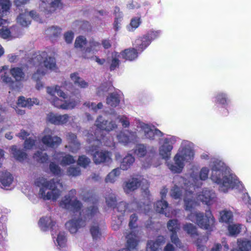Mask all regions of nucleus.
Masks as SVG:
<instances>
[{"instance_id":"1","label":"nucleus","mask_w":251,"mask_h":251,"mask_svg":"<svg viewBox=\"0 0 251 251\" xmlns=\"http://www.w3.org/2000/svg\"><path fill=\"white\" fill-rule=\"evenodd\" d=\"M226 165L222 161L216 160L212 162L211 179L220 185L222 191L226 193L229 189H233L238 186L239 181L232 175H226Z\"/></svg>"},{"instance_id":"2","label":"nucleus","mask_w":251,"mask_h":251,"mask_svg":"<svg viewBox=\"0 0 251 251\" xmlns=\"http://www.w3.org/2000/svg\"><path fill=\"white\" fill-rule=\"evenodd\" d=\"M58 183L54 178L48 180L44 177H39L35 181L37 186L41 187L39 195L44 200H57L61 193V191L57 189V184Z\"/></svg>"},{"instance_id":"3","label":"nucleus","mask_w":251,"mask_h":251,"mask_svg":"<svg viewBox=\"0 0 251 251\" xmlns=\"http://www.w3.org/2000/svg\"><path fill=\"white\" fill-rule=\"evenodd\" d=\"M187 219L196 223L200 228L209 231L213 230L216 222L210 208L205 210L204 214L199 212H191Z\"/></svg>"},{"instance_id":"4","label":"nucleus","mask_w":251,"mask_h":251,"mask_svg":"<svg viewBox=\"0 0 251 251\" xmlns=\"http://www.w3.org/2000/svg\"><path fill=\"white\" fill-rule=\"evenodd\" d=\"M98 213L97 206H90L82 209V211L79 212L80 215L84 219V220L79 218L77 219H73L67 222L65 224V226L71 233H75L80 227L85 226L86 221L92 219Z\"/></svg>"},{"instance_id":"5","label":"nucleus","mask_w":251,"mask_h":251,"mask_svg":"<svg viewBox=\"0 0 251 251\" xmlns=\"http://www.w3.org/2000/svg\"><path fill=\"white\" fill-rule=\"evenodd\" d=\"M194 153L192 150L188 148H183L181 154L176 153L174 158L175 165L170 164L169 169L174 173H180L184 168V161H189L193 159Z\"/></svg>"},{"instance_id":"6","label":"nucleus","mask_w":251,"mask_h":251,"mask_svg":"<svg viewBox=\"0 0 251 251\" xmlns=\"http://www.w3.org/2000/svg\"><path fill=\"white\" fill-rule=\"evenodd\" d=\"M76 194L75 189H72L69 192V195L65 196L64 199L59 202V206L63 208L72 209L74 213L80 212L82 204L76 198L72 201V199Z\"/></svg>"},{"instance_id":"7","label":"nucleus","mask_w":251,"mask_h":251,"mask_svg":"<svg viewBox=\"0 0 251 251\" xmlns=\"http://www.w3.org/2000/svg\"><path fill=\"white\" fill-rule=\"evenodd\" d=\"M168 230L171 232V240L177 248H182L183 244L179 239L177 233L180 230V225L177 219L169 220L167 224Z\"/></svg>"},{"instance_id":"8","label":"nucleus","mask_w":251,"mask_h":251,"mask_svg":"<svg viewBox=\"0 0 251 251\" xmlns=\"http://www.w3.org/2000/svg\"><path fill=\"white\" fill-rule=\"evenodd\" d=\"M117 138L119 142L126 145L136 140L137 134L136 132L125 130L121 131L117 135Z\"/></svg>"},{"instance_id":"9","label":"nucleus","mask_w":251,"mask_h":251,"mask_svg":"<svg viewBox=\"0 0 251 251\" xmlns=\"http://www.w3.org/2000/svg\"><path fill=\"white\" fill-rule=\"evenodd\" d=\"M96 126L99 129L107 131H110L117 128V125L115 121L103 120L101 116L98 117Z\"/></svg>"},{"instance_id":"10","label":"nucleus","mask_w":251,"mask_h":251,"mask_svg":"<svg viewBox=\"0 0 251 251\" xmlns=\"http://www.w3.org/2000/svg\"><path fill=\"white\" fill-rule=\"evenodd\" d=\"M69 118L68 114L58 115L50 112L47 115V121L55 125H62L68 122Z\"/></svg>"},{"instance_id":"11","label":"nucleus","mask_w":251,"mask_h":251,"mask_svg":"<svg viewBox=\"0 0 251 251\" xmlns=\"http://www.w3.org/2000/svg\"><path fill=\"white\" fill-rule=\"evenodd\" d=\"M61 0H41V6L44 8V11L47 14L54 12L57 8L62 7Z\"/></svg>"},{"instance_id":"12","label":"nucleus","mask_w":251,"mask_h":251,"mask_svg":"<svg viewBox=\"0 0 251 251\" xmlns=\"http://www.w3.org/2000/svg\"><path fill=\"white\" fill-rule=\"evenodd\" d=\"M51 103L55 107L62 109H73L77 104V101L75 100L67 101L61 100L56 97L52 98Z\"/></svg>"},{"instance_id":"13","label":"nucleus","mask_w":251,"mask_h":251,"mask_svg":"<svg viewBox=\"0 0 251 251\" xmlns=\"http://www.w3.org/2000/svg\"><path fill=\"white\" fill-rule=\"evenodd\" d=\"M67 140L69 146H66L65 148H68L70 151L72 153H75L80 148V143L77 139V136L75 134L72 132L69 133L67 135Z\"/></svg>"},{"instance_id":"14","label":"nucleus","mask_w":251,"mask_h":251,"mask_svg":"<svg viewBox=\"0 0 251 251\" xmlns=\"http://www.w3.org/2000/svg\"><path fill=\"white\" fill-rule=\"evenodd\" d=\"M43 144L48 147L54 148L58 147L62 143V139L57 136H52L50 135H45L42 138Z\"/></svg>"},{"instance_id":"15","label":"nucleus","mask_w":251,"mask_h":251,"mask_svg":"<svg viewBox=\"0 0 251 251\" xmlns=\"http://www.w3.org/2000/svg\"><path fill=\"white\" fill-rule=\"evenodd\" d=\"M101 44L96 41L94 39L92 38L88 42V45L84 49L82 57L84 59H88L89 57L87 56V54L90 53H95L97 52L100 48Z\"/></svg>"},{"instance_id":"16","label":"nucleus","mask_w":251,"mask_h":251,"mask_svg":"<svg viewBox=\"0 0 251 251\" xmlns=\"http://www.w3.org/2000/svg\"><path fill=\"white\" fill-rule=\"evenodd\" d=\"M139 54V52L134 48L126 49L120 53L122 59L129 61H133L137 59Z\"/></svg>"},{"instance_id":"17","label":"nucleus","mask_w":251,"mask_h":251,"mask_svg":"<svg viewBox=\"0 0 251 251\" xmlns=\"http://www.w3.org/2000/svg\"><path fill=\"white\" fill-rule=\"evenodd\" d=\"M56 225V222L53 221L50 217H43L38 222V225L41 229L44 231L49 229L53 230V227Z\"/></svg>"},{"instance_id":"18","label":"nucleus","mask_w":251,"mask_h":251,"mask_svg":"<svg viewBox=\"0 0 251 251\" xmlns=\"http://www.w3.org/2000/svg\"><path fill=\"white\" fill-rule=\"evenodd\" d=\"M110 160V152L108 151H96L93 154V160L96 164L108 162Z\"/></svg>"},{"instance_id":"19","label":"nucleus","mask_w":251,"mask_h":251,"mask_svg":"<svg viewBox=\"0 0 251 251\" xmlns=\"http://www.w3.org/2000/svg\"><path fill=\"white\" fill-rule=\"evenodd\" d=\"M165 239L164 236L159 235L157 236L155 241H148L147 244V251H158L160 247L164 244Z\"/></svg>"},{"instance_id":"20","label":"nucleus","mask_w":251,"mask_h":251,"mask_svg":"<svg viewBox=\"0 0 251 251\" xmlns=\"http://www.w3.org/2000/svg\"><path fill=\"white\" fill-rule=\"evenodd\" d=\"M141 185V181L137 178L132 177L124 183V190L126 193L136 190Z\"/></svg>"},{"instance_id":"21","label":"nucleus","mask_w":251,"mask_h":251,"mask_svg":"<svg viewBox=\"0 0 251 251\" xmlns=\"http://www.w3.org/2000/svg\"><path fill=\"white\" fill-rule=\"evenodd\" d=\"M136 236L131 232L128 234L126 238L127 239V248L122 249L118 251H130L136 250L138 245L139 241L136 239Z\"/></svg>"},{"instance_id":"22","label":"nucleus","mask_w":251,"mask_h":251,"mask_svg":"<svg viewBox=\"0 0 251 251\" xmlns=\"http://www.w3.org/2000/svg\"><path fill=\"white\" fill-rule=\"evenodd\" d=\"M150 45V41L144 35L137 38L133 44L134 48L139 53L142 52Z\"/></svg>"},{"instance_id":"23","label":"nucleus","mask_w":251,"mask_h":251,"mask_svg":"<svg viewBox=\"0 0 251 251\" xmlns=\"http://www.w3.org/2000/svg\"><path fill=\"white\" fill-rule=\"evenodd\" d=\"M216 198V194L211 190H204L202 192V195L200 196V199L203 203L207 205L213 204Z\"/></svg>"},{"instance_id":"24","label":"nucleus","mask_w":251,"mask_h":251,"mask_svg":"<svg viewBox=\"0 0 251 251\" xmlns=\"http://www.w3.org/2000/svg\"><path fill=\"white\" fill-rule=\"evenodd\" d=\"M173 146L169 143L168 139H166L164 143L159 149V154L165 159H168L170 158L171 152L173 149Z\"/></svg>"},{"instance_id":"25","label":"nucleus","mask_w":251,"mask_h":251,"mask_svg":"<svg viewBox=\"0 0 251 251\" xmlns=\"http://www.w3.org/2000/svg\"><path fill=\"white\" fill-rule=\"evenodd\" d=\"M39 100L37 98H28L25 99L24 96H20L18 100L17 104L23 107H30L34 104L38 105Z\"/></svg>"},{"instance_id":"26","label":"nucleus","mask_w":251,"mask_h":251,"mask_svg":"<svg viewBox=\"0 0 251 251\" xmlns=\"http://www.w3.org/2000/svg\"><path fill=\"white\" fill-rule=\"evenodd\" d=\"M11 7L9 0H0V26L5 24V20L2 18L3 14L9 11Z\"/></svg>"},{"instance_id":"27","label":"nucleus","mask_w":251,"mask_h":251,"mask_svg":"<svg viewBox=\"0 0 251 251\" xmlns=\"http://www.w3.org/2000/svg\"><path fill=\"white\" fill-rule=\"evenodd\" d=\"M154 206L157 212L164 214L166 217H169V213L166 212L169 207V204L167 201L163 200L158 201L156 202Z\"/></svg>"},{"instance_id":"28","label":"nucleus","mask_w":251,"mask_h":251,"mask_svg":"<svg viewBox=\"0 0 251 251\" xmlns=\"http://www.w3.org/2000/svg\"><path fill=\"white\" fill-rule=\"evenodd\" d=\"M13 181L12 175L7 171L1 172L0 174V182L3 187L9 186Z\"/></svg>"},{"instance_id":"29","label":"nucleus","mask_w":251,"mask_h":251,"mask_svg":"<svg viewBox=\"0 0 251 251\" xmlns=\"http://www.w3.org/2000/svg\"><path fill=\"white\" fill-rule=\"evenodd\" d=\"M11 150L12 153L17 160L22 162L27 158V154L26 153L20 149H18L16 146H12Z\"/></svg>"},{"instance_id":"30","label":"nucleus","mask_w":251,"mask_h":251,"mask_svg":"<svg viewBox=\"0 0 251 251\" xmlns=\"http://www.w3.org/2000/svg\"><path fill=\"white\" fill-rule=\"evenodd\" d=\"M120 102V95L117 92L109 94L106 98V103L111 107H116Z\"/></svg>"},{"instance_id":"31","label":"nucleus","mask_w":251,"mask_h":251,"mask_svg":"<svg viewBox=\"0 0 251 251\" xmlns=\"http://www.w3.org/2000/svg\"><path fill=\"white\" fill-rule=\"evenodd\" d=\"M135 161L134 157L131 154H127L122 160L120 165V170H127Z\"/></svg>"},{"instance_id":"32","label":"nucleus","mask_w":251,"mask_h":251,"mask_svg":"<svg viewBox=\"0 0 251 251\" xmlns=\"http://www.w3.org/2000/svg\"><path fill=\"white\" fill-rule=\"evenodd\" d=\"M34 57L31 58V61L33 62V65L35 66H41L44 61V58H46L47 55V52L46 51H39L34 54Z\"/></svg>"},{"instance_id":"33","label":"nucleus","mask_w":251,"mask_h":251,"mask_svg":"<svg viewBox=\"0 0 251 251\" xmlns=\"http://www.w3.org/2000/svg\"><path fill=\"white\" fill-rule=\"evenodd\" d=\"M61 28L57 26H51L45 30V34L50 39H53L59 36Z\"/></svg>"},{"instance_id":"34","label":"nucleus","mask_w":251,"mask_h":251,"mask_svg":"<svg viewBox=\"0 0 251 251\" xmlns=\"http://www.w3.org/2000/svg\"><path fill=\"white\" fill-rule=\"evenodd\" d=\"M70 77L75 84H77L81 88H85L88 86V82L80 78L77 73H74L71 74Z\"/></svg>"},{"instance_id":"35","label":"nucleus","mask_w":251,"mask_h":251,"mask_svg":"<svg viewBox=\"0 0 251 251\" xmlns=\"http://www.w3.org/2000/svg\"><path fill=\"white\" fill-rule=\"evenodd\" d=\"M10 74L16 81H19L23 80L25 75L21 68L14 67L10 69Z\"/></svg>"},{"instance_id":"36","label":"nucleus","mask_w":251,"mask_h":251,"mask_svg":"<svg viewBox=\"0 0 251 251\" xmlns=\"http://www.w3.org/2000/svg\"><path fill=\"white\" fill-rule=\"evenodd\" d=\"M241 224H229L227 226L228 235L232 237H236L241 232Z\"/></svg>"},{"instance_id":"37","label":"nucleus","mask_w":251,"mask_h":251,"mask_svg":"<svg viewBox=\"0 0 251 251\" xmlns=\"http://www.w3.org/2000/svg\"><path fill=\"white\" fill-rule=\"evenodd\" d=\"M251 250V242L249 240L238 241V249H234L231 251H249Z\"/></svg>"},{"instance_id":"38","label":"nucleus","mask_w":251,"mask_h":251,"mask_svg":"<svg viewBox=\"0 0 251 251\" xmlns=\"http://www.w3.org/2000/svg\"><path fill=\"white\" fill-rule=\"evenodd\" d=\"M121 174V170L120 168H117L113 169L110 172L105 178V181L106 182L114 183L117 177L119 176Z\"/></svg>"},{"instance_id":"39","label":"nucleus","mask_w":251,"mask_h":251,"mask_svg":"<svg viewBox=\"0 0 251 251\" xmlns=\"http://www.w3.org/2000/svg\"><path fill=\"white\" fill-rule=\"evenodd\" d=\"M47 92L52 96V98L54 97V95L56 94L58 96L62 97L64 99L67 98L65 93L61 90L60 87L57 85L54 88L48 87Z\"/></svg>"},{"instance_id":"40","label":"nucleus","mask_w":251,"mask_h":251,"mask_svg":"<svg viewBox=\"0 0 251 251\" xmlns=\"http://www.w3.org/2000/svg\"><path fill=\"white\" fill-rule=\"evenodd\" d=\"M17 22L23 26H27L30 24V20L27 12L21 13L17 18Z\"/></svg>"},{"instance_id":"41","label":"nucleus","mask_w":251,"mask_h":251,"mask_svg":"<svg viewBox=\"0 0 251 251\" xmlns=\"http://www.w3.org/2000/svg\"><path fill=\"white\" fill-rule=\"evenodd\" d=\"M43 63L47 69L54 70L57 68L56 60L54 57L47 56L44 60Z\"/></svg>"},{"instance_id":"42","label":"nucleus","mask_w":251,"mask_h":251,"mask_svg":"<svg viewBox=\"0 0 251 251\" xmlns=\"http://www.w3.org/2000/svg\"><path fill=\"white\" fill-rule=\"evenodd\" d=\"M183 230L191 237H194L198 235L197 229L196 226L191 223H186L183 225Z\"/></svg>"},{"instance_id":"43","label":"nucleus","mask_w":251,"mask_h":251,"mask_svg":"<svg viewBox=\"0 0 251 251\" xmlns=\"http://www.w3.org/2000/svg\"><path fill=\"white\" fill-rule=\"evenodd\" d=\"M233 214L230 211L224 210L220 212V221L226 223H230L232 221Z\"/></svg>"},{"instance_id":"44","label":"nucleus","mask_w":251,"mask_h":251,"mask_svg":"<svg viewBox=\"0 0 251 251\" xmlns=\"http://www.w3.org/2000/svg\"><path fill=\"white\" fill-rule=\"evenodd\" d=\"M33 158L38 162L44 163L49 160V156L46 153H43L42 151H37L33 155Z\"/></svg>"},{"instance_id":"45","label":"nucleus","mask_w":251,"mask_h":251,"mask_svg":"<svg viewBox=\"0 0 251 251\" xmlns=\"http://www.w3.org/2000/svg\"><path fill=\"white\" fill-rule=\"evenodd\" d=\"M91 163V160L85 155H81L78 156L77 160V164L83 168H86Z\"/></svg>"},{"instance_id":"46","label":"nucleus","mask_w":251,"mask_h":251,"mask_svg":"<svg viewBox=\"0 0 251 251\" xmlns=\"http://www.w3.org/2000/svg\"><path fill=\"white\" fill-rule=\"evenodd\" d=\"M147 151L146 147L143 144H138L136 145L134 150V153L138 157H144L147 154Z\"/></svg>"},{"instance_id":"47","label":"nucleus","mask_w":251,"mask_h":251,"mask_svg":"<svg viewBox=\"0 0 251 251\" xmlns=\"http://www.w3.org/2000/svg\"><path fill=\"white\" fill-rule=\"evenodd\" d=\"M144 37L150 41L151 44L152 40L158 38L160 36V32L158 31L150 30L146 34L144 35Z\"/></svg>"},{"instance_id":"48","label":"nucleus","mask_w":251,"mask_h":251,"mask_svg":"<svg viewBox=\"0 0 251 251\" xmlns=\"http://www.w3.org/2000/svg\"><path fill=\"white\" fill-rule=\"evenodd\" d=\"M86 43V38L83 36H79L76 38L74 45L76 48L82 49Z\"/></svg>"},{"instance_id":"49","label":"nucleus","mask_w":251,"mask_h":251,"mask_svg":"<svg viewBox=\"0 0 251 251\" xmlns=\"http://www.w3.org/2000/svg\"><path fill=\"white\" fill-rule=\"evenodd\" d=\"M106 202L108 207L115 208L117 203V198L115 194H110L106 198Z\"/></svg>"},{"instance_id":"50","label":"nucleus","mask_w":251,"mask_h":251,"mask_svg":"<svg viewBox=\"0 0 251 251\" xmlns=\"http://www.w3.org/2000/svg\"><path fill=\"white\" fill-rule=\"evenodd\" d=\"M145 136L146 138L153 140L154 139V129L151 128L148 125H146L143 127Z\"/></svg>"},{"instance_id":"51","label":"nucleus","mask_w":251,"mask_h":251,"mask_svg":"<svg viewBox=\"0 0 251 251\" xmlns=\"http://www.w3.org/2000/svg\"><path fill=\"white\" fill-rule=\"evenodd\" d=\"M46 74V72L42 68H38L32 76V78L35 81H40Z\"/></svg>"},{"instance_id":"52","label":"nucleus","mask_w":251,"mask_h":251,"mask_svg":"<svg viewBox=\"0 0 251 251\" xmlns=\"http://www.w3.org/2000/svg\"><path fill=\"white\" fill-rule=\"evenodd\" d=\"M75 162V160L73 156L69 154L62 157L61 160V164L62 165H69L74 164Z\"/></svg>"},{"instance_id":"53","label":"nucleus","mask_w":251,"mask_h":251,"mask_svg":"<svg viewBox=\"0 0 251 251\" xmlns=\"http://www.w3.org/2000/svg\"><path fill=\"white\" fill-rule=\"evenodd\" d=\"M50 171L55 176H59L61 173L60 167L55 163L51 162L49 165Z\"/></svg>"},{"instance_id":"54","label":"nucleus","mask_w":251,"mask_h":251,"mask_svg":"<svg viewBox=\"0 0 251 251\" xmlns=\"http://www.w3.org/2000/svg\"><path fill=\"white\" fill-rule=\"evenodd\" d=\"M90 230L92 236L94 240H97L100 238L101 235L99 226H92L90 228Z\"/></svg>"},{"instance_id":"55","label":"nucleus","mask_w":251,"mask_h":251,"mask_svg":"<svg viewBox=\"0 0 251 251\" xmlns=\"http://www.w3.org/2000/svg\"><path fill=\"white\" fill-rule=\"evenodd\" d=\"M170 195L173 199L177 200L180 198L182 195V192L178 187L175 186L171 190Z\"/></svg>"},{"instance_id":"56","label":"nucleus","mask_w":251,"mask_h":251,"mask_svg":"<svg viewBox=\"0 0 251 251\" xmlns=\"http://www.w3.org/2000/svg\"><path fill=\"white\" fill-rule=\"evenodd\" d=\"M216 102L222 105L227 103V97L226 94L221 93L217 95L216 97Z\"/></svg>"},{"instance_id":"57","label":"nucleus","mask_w":251,"mask_h":251,"mask_svg":"<svg viewBox=\"0 0 251 251\" xmlns=\"http://www.w3.org/2000/svg\"><path fill=\"white\" fill-rule=\"evenodd\" d=\"M56 240L59 247H64L67 241L65 233L64 232H60L57 235Z\"/></svg>"},{"instance_id":"58","label":"nucleus","mask_w":251,"mask_h":251,"mask_svg":"<svg viewBox=\"0 0 251 251\" xmlns=\"http://www.w3.org/2000/svg\"><path fill=\"white\" fill-rule=\"evenodd\" d=\"M11 32L9 28L6 26H2L0 29V37L6 39L11 37Z\"/></svg>"},{"instance_id":"59","label":"nucleus","mask_w":251,"mask_h":251,"mask_svg":"<svg viewBox=\"0 0 251 251\" xmlns=\"http://www.w3.org/2000/svg\"><path fill=\"white\" fill-rule=\"evenodd\" d=\"M138 220V216L135 213L130 216L129 222L128 224L130 229H133L137 227L136 222Z\"/></svg>"},{"instance_id":"60","label":"nucleus","mask_w":251,"mask_h":251,"mask_svg":"<svg viewBox=\"0 0 251 251\" xmlns=\"http://www.w3.org/2000/svg\"><path fill=\"white\" fill-rule=\"evenodd\" d=\"M68 173L69 176H76L81 174V170L78 167H71L68 169Z\"/></svg>"},{"instance_id":"61","label":"nucleus","mask_w":251,"mask_h":251,"mask_svg":"<svg viewBox=\"0 0 251 251\" xmlns=\"http://www.w3.org/2000/svg\"><path fill=\"white\" fill-rule=\"evenodd\" d=\"M35 144V140L29 137L25 140L24 142V148L30 150L33 148Z\"/></svg>"},{"instance_id":"62","label":"nucleus","mask_w":251,"mask_h":251,"mask_svg":"<svg viewBox=\"0 0 251 251\" xmlns=\"http://www.w3.org/2000/svg\"><path fill=\"white\" fill-rule=\"evenodd\" d=\"M120 61L117 58L116 55L115 57H112L111 62L109 66V69L111 71L115 70L116 68H119L120 66Z\"/></svg>"},{"instance_id":"63","label":"nucleus","mask_w":251,"mask_h":251,"mask_svg":"<svg viewBox=\"0 0 251 251\" xmlns=\"http://www.w3.org/2000/svg\"><path fill=\"white\" fill-rule=\"evenodd\" d=\"M128 204L124 201H121L116 205L117 211L121 213L122 215H124L126 209Z\"/></svg>"},{"instance_id":"64","label":"nucleus","mask_w":251,"mask_h":251,"mask_svg":"<svg viewBox=\"0 0 251 251\" xmlns=\"http://www.w3.org/2000/svg\"><path fill=\"white\" fill-rule=\"evenodd\" d=\"M228 246L226 243L224 245L223 248H222V246L220 244H217L211 249V251H228Z\"/></svg>"}]
</instances>
